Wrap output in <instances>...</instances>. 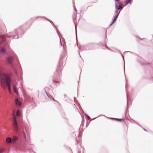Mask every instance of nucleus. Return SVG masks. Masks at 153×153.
Here are the masks:
<instances>
[{"mask_svg": "<svg viewBox=\"0 0 153 153\" xmlns=\"http://www.w3.org/2000/svg\"><path fill=\"white\" fill-rule=\"evenodd\" d=\"M0 83L2 87L5 89L6 86L9 93L11 94L10 78L8 76L5 74L4 72V68L1 67H0Z\"/></svg>", "mask_w": 153, "mask_h": 153, "instance_id": "1", "label": "nucleus"}, {"mask_svg": "<svg viewBox=\"0 0 153 153\" xmlns=\"http://www.w3.org/2000/svg\"><path fill=\"white\" fill-rule=\"evenodd\" d=\"M13 118L12 119L13 120V125L16 131H18L19 130L18 125L17 123L16 117H19L20 116V113L19 110H18L15 114V112H14L13 114Z\"/></svg>", "mask_w": 153, "mask_h": 153, "instance_id": "2", "label": "nucleus"}, {"mask_svg": "<svg viewBox=\"0 0 153 153\" xmlns=\"http://www.w3.org/2000/svg\"><path fill=\"white\" fill-rule=\"evenodd\" d=\"M13 60V58L12 57L10 56L7 58V62L9 64H10L12 63Z\"/></svg>", "mask_w": 153, "mask_h": 153, "instance_id": "3", "label": "nucleus"}, {"mask_svg": "<svg viewBox=\"0 0 153 153\" xmlns=\"http://www.w3.org/2000/svg\"><path fill=\"white\" fill-rule=\"evenodd\" d=\"M13 89L14 91L17 94H18V92L16 86L14 85H13Z\"/></svg>", "mask_w": 153, "mask_h": 153, "instance_id": "4", "label": "nucleus"}, {"mask_svg": "<svg viewBox=\"0 0 153 153\" xmlns=\"http://www.w3.org/2000/svg\"><path fill=\"white\" fill-rule=\"evenodd\" d=\"M15 102L16 105L20 106L21 105V102L19 101L18 99H16Z\"/></svg>", "mask_w": 153, "mask_h": 153, "instance_id": "5", "label": "nucleus"}, {"mask_svg": "<svg viewBox=\"0 0 153 153\" xmlns=\"http://www.w3.org/2000/svg\"><path fill=\"white\" fill-rule=\"evenodd\" d=\"M5 52V49L3 48L0 47V53H4Z\"/></svg>", "mask_w": 153, "mask_h": 153, "instance_id": "6", "label": "nucleus"}, {"mask_svg": "<svg viewBox=\"0 0 153 153\" xmlns=\"http://www.w3.org/2000/svg\"><path fill=\"white\" fill-rule=\"evenodd\" d=\"M6 141L7 143H10L12 142V139L8 137L6 138Z\"/></svg>", "mask_w": 153, "mask_h": 153, "instance_id": "7", "label": "nucleus"}, {"mask_svg": "<svg viewBox=\"0 0 153 153\" xmlns=\"http://www.w3.org/2000/svg\"><path fill=\"white\" fill-rule=\"evenodd\" d=\"M117 16H115L114 17V18H113V22H112V24H111V25L114 22L116 21V20L117 19Z\"/></svg>", "mask_w": 153, "mask_h": 153, "instance_id": "8", "label": "nucleus"}, {"mask_svg": "<svg viewBox=\"0 0 153 153\" xmlns=\"http://www.w3.org/2000/svg\"><path fill=\"white\" fill-rule=\"evenodd\" d=\"M116 9H122L123 7L120 5H119L118 6H117V5L116 6Z\"/></svg>", "mask_w": 153, "mask_h": 153, "instance_id": "9", "label": "nucleus"}, {"mask_svg": "<svg viewBox=\"0 0 153 153\" xmlns=\"http://www.w3.org/2000/svg\"><path fill=\"white\" fill-rule=\"evenodd\" d=\"M131 1L132 0H126L125 2L126 3V4H127L131 2Z\"/></svg>", "mask_w": 153, "mask_h": 153, "instance_id": "10", "label": "nucleus"}, {"mask_svg": "<svg viewBox=\"0 0 153 153\" xmlns=\"http://www.w3.org/2000/svg\"><path fill=\"white\" fill-rule=\"evenodd\" d=\"M13 139L14 141H16L18 140V138L16 136H13Z\"/></svg>", "mask_w": 153, "mask_h": 153, "instance_id": "11", "label": "nucleus"}, {"mask_svg": "<svg viewBox=\"0 0 153 153\" xmlns=\"http://www.w3.org/2000/svg\"><path fill=\"white\" fill-rule=\"evenodd\" d=\"M3 151V150L2 149H0V153H1Z\"/></svg>", "mask_w": 153, "mask_h": 153, "instance_id": "12", "label": "nucleus"}, {"mask_svg": "<svg viewBox=\"0 0 153 153\" xmlns=\"http://www.w3.org/2000/svg\"><path fill=\"white\" fill-rule=\"evenodd\" d=\"M24 137H25V138H26V136H25V135H24Z\"/></svg>", "mask_w": 153, "mask_h": 153, "instance_id": "13", "label": "nucleus"}, {"mask_svg": "<svg viewBox=\"0 0 153 153\" xmlns=\"http://www.w3.org/2000/svg\"><path fill=\"white\" fill-rule=\"evenodd\" d=\"M116 1H119V0H115Z\"/></svg>", "mask_w": 153, "mask_h": 153, "instance_id": "14", "label": "nucleus"}]
</instances>
